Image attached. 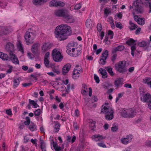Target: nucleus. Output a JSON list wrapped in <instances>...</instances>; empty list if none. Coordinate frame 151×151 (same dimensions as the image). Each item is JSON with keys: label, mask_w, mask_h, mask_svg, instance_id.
Wrapping results in <instances>:
<instances>
[{"label": "nucleus", "mask_w": 151, "mask_h": 151, "mask_svg": "<svg viewBox=\"0 0 151 151\" xmlns=\"http://www.w3.org/2000/svg\"><path fill=\"white\" fill-rule=\"evenodd\" d=\"M44 63L46 67L48 68L50 67L48 59H44Z\"/></svg>", "instance_id": "42"}, {"label": "nucleus", "mask_w": 151, "mask_h": 151, "mask_svg": "<svg viewBox=\"0 0 151 151\" xmlns=\"http://www.w3.org/2000/svg\"><path fill=\"white\" fill-rule=\"evenodd\" d=\"M140 99L143 102H148V108L151 110V94L144 91L143 89L139 91Z\"/></svg>", "instance_id": "3"}, {"label": "nucleus", "mask_w": 151, "mask_h": 151, "mask_svg": "<svg viewBox=\"0 0 151 151\" xmlns=\"http://www.w3.org/2000/svg\"><path fill=\"white\" fill-rule=\"evenodd\" d=\"M32 84V83H23L22 85L23 87H26L27 86H29L31 85Z\"/></svg>", "instance_id": "63"}, {"label": "nucleus", "mask_w": 151, "mask_h": 151, "mask_svg": "<svg viewBox=\"0 0 151 151\" xmlns=\"http://www.w3.org/2000/svg\"><path fill=\"white\" fill-rule=\"evenodd\" d=\"M63 19L67 23H73L75 21V18L72 15L69 13L68 11Z\"/></svg>", "instance_id": "15"}, {"label": "nucleus", "mask_w": 151, "mask_h": 151, "mask_svg": "<svg viewBox=\"0 0 151 151\" xmlns=\"http://www.w3.org/2000/svg\"><path fill=\"white\" fill-rule=\"evenodd\" d=\"M40 147L41 148L43 147H46L45 143L42 140H40Z\"/></svg>", "instance_id": "50"}, {"label": "nucleus", "mask_w": 151, "mask_h": 151, "mask_svg": "<svg viewBox=\"0 0 151 151\" xmlns=\"http://www.w3.org/2000/svg\"><path fill=\"white\" fill-rule=\"evenodd\" d=\"M136 41L133 39L130 38L126 42V43L129 45L133 46L136 45Z\"/></svg>", "instance_id": "32"}, {"label": "nucleus", "mask_w": 151, "mask_h": 151, "mask_svg": "<svg viewBox=\"0 0 151 151\" xmlns=\"http://www.w3.org/2000/svg\"><path fill=\"white\" fill-rule=\"evenodd\" d=\"M111 13V11H110L107 8H105L104 10V14L105 15V17H107L109 14Z\"/></svg>", "instance_id": "40"}, {"label": "nucleus", "mask_w": 151, "mask_h": 151, "mask_svg": "<svg viewBox=\"0 0 151 151\" xmlns=\"http://www.w3.org/2000/svg\"><path fill=\"white\" fill-rule=\"evenodd\" d=\"M26 121L24 122V124L28 126L31 123L30 119L28 116H27L25 118Z\"/></svg>", "instance_id": "38"}, {"label": "nucleus", "mask_w": 151, "mask_h": 151, "mask_svg": "<svg viewBox=\"0 0 151 151\" xmlns=\"http://www.w3.org/2000/svg\"><path fill=\"white\" fill-rule=\"evenodd\" d=\"M81 67L79 65H77L73 72L72 77L74 79H76L79 76V74L82 72Z\"/></svg>", "instance_id": "11"}, {"label": "nucleus", "mask_w": 151, "mask_h": 151, "mask_svg": "<svg viewBox=\"0 0 151 151\" xmlns=\"http://www.w3.org/2000/svg\"><path fill=\"white\" fill-rule=\"evenodd\" d=\"M149 43L148 42L143 41L138 43V45L141 47H144L146 46L149 45Z\"/></svg>", "instance_id": "34"}, {"label": "nucleus", "mask_w": 151, "mask_h": 151, "mask_svg": "<svg viewBox=\"0 0 151 151\" xmlns=\"http://www.w3.org/2000/svg\"><path fill=\"white\" fill-rule=\"evenodd\" d=\"M79 115V111L78 109H76L75 110V116L78 117Z\"/></svg>", "instance_id": "64"}, {"label": "nucleus", "mask_w": 151, "mask_h": 151, "mask_svg": "<svg viewBox=\"0 0 151 151\" xmlns=\"http://www.w3.org/2000/svg\"><path fill=\"white\" fill-rule=\"evenodd\" d=\"M60 124L58 122H56L55 123L54 127V132L55 133H57L60 130Z\"/></svg>", "instance_id": "31"}, {"label": "nucleus", "mask_w": 151, "mask_h": 151, "mask_svg": "<svg viewBox=\"0 0 151 151\" xmlns=\"http://www.w3.org/2000/svg\"><path fill=\"white\" fill-rule=\"evenodd\" d=\"M13 88H15L17 87L19 85L20 81L19 79V78H14L13 80Z\"/></svg>", "instance_id": "29"}, {"label": "nucleus", "mask_w": 151, "mask_h": 151, "mask_svg": "<svg viewBox=\"0 0 151 151\" xmlns=\"http://www.w3.org/2000/svg\"><path fill=\"white\" fill-rule=\"evenodd\" d=\"M82 5L80 3L77 4L74 7V9L76 10L79 9L81 7Z\"/></svg>", "instance_id": "48"}, {"label": "nucleus", "mask_w": 151, "mask_h": 151, "mask_svg": "<svg viewBox=\"0 0 151 151\" xmlns=\"http://www.w3.org/2000/svg\"><path fill=\"white\" fill-rule=\"evenodd\" d=\"M94 78L97 83H99L100 82L99 78V77L97 76L96 75H94Z\"/></svg>", "instance_id": "51"}, {"label": "nucleus", "mask_w": 151, "mask_h": 151, "mask_svg": "<svg viewBox=\"0 0 151 151\" xmlns=\"http://www.w3.org/2000/svg\"><path fill=\"white\" fill-rule=\"evenodd\" d=\"M129 24L130 26L129 28L131 31L135 29L137 27V25L133 23L131 21H129Z\"/></svg>", "instance_id": "30"}, {"label": "nucleus", "mask_w": 151, "mask_h": 151, "mask_svg": "<svg viewBox=\"0 0 151 151\" xmlns=\"http://www.w3.org/2000/svg\"><path fill=\"white\" fill-rule=\"evenodd\" d=\"M39 46L40 44L39 43H35L32 45L31 50L34 54H36L37 52Z\"/></svg>", "instance_id": "21"}, {"label": "nucleus", "mask_w": 151, "mask_h": 151, "mask_svg": "<svg viewBox=\"0 0 151 151\" xmlns=\"http://www.w3.org/2000/svg\"><path fill=\"white\" fill-rule=\"evenodd\" d=\"M8 29L6 27H1L0 28V35H6L9 33Z\"/></svg>", "instance_id": "25"}, {"label": "nucleus", "mask_w": 151, "mask_h": 151, "mask_svg": "<svg viewBox=\"0 0 151 151\" xmlns=\"http://www.w3.org/2000/svg\"><path fill=\"white\" fill-rule=\"evenodd\" d=\"M116 27L120 29H121L122 28V25L121 23L120 22H118L115 23Z\"/></svg>", "instance_id": "46"}, {"label": "nucleus", "mask_w": 151, "mask_h": 151, "mask_svg": "<svg viewBox=\"0 0 151 151\" xmlns=\"http://www.w3.org/2000/svg\"><path fill=\"white\" fill-rule=\"evenodd\" d=\"M142 3L141 0H137L135 2L136 6L134 9L137 14H142L144 10L143 7L141 6Z\"/></svg>", "instance_id": "10"}, {"label": "nucleus", "mask_w": 151, "mask_h": 151, "mask_svg": "<svg viewBox=\"0 0 151 151\" xmlns=\"http://www.w3.org/2000/svg\"><path fill=\"white\" fill-rule=\"evenodd\" d=\"M134 20L137 22L138 24L143 25L145 24V19L144 18H140L137 15H134Z\"/></svg>", "instance_id": "17"}, {"label": "nucleus", "mask_w": 151, "mask_h": 151, "mask_svg": "<svg viewBox=\"0 0 151 151\" xmlns=\"http://www.w3.org/2000/svg\"><path fill=\"white\" fill-rule=\"evenodd\" d=\"M124 49V46L122 45H120L115 47L112 50L113 53H115L117 51H120L123 50Z\"/></svg>", "instance_id": "24"}, {"label": "nucleus", "mask_w": 151, "mask_h": 151, "mask_svg": "<svg viewBox=\"0 0 151 151\" xmlns=\"http://www.w3.org/2000/svg\"><path fill=\"white\" fill-rule=\"evenodd\" d=\"M96 123L95 121H93L89 125V126L92 130H93L95 128V124Z\"/></svg>", "instance_id": "43"}, {"label": "nucleus", "mask_w": 151, "mask_h": 151, "mask_svg": "<svg viewBox=\"0 0 151 151\" xmlns=\"http://www.w3.org/2000/svg\"><path fill=\"white\" fill-rule=\"evenodd\" d=\"M13 67L12 66H10L9 67V68L8 69L6 70V73H10L12 70Z\"/></svg>", "instance_id": "57"}, {"label": "nucleus", "mask_w": 151, "mask_h": 151, "mask_svg": "<svg viewBox=\"0 0 151 151\" xmlns=\"http://www.w3.org/2000/svg\"><path fill=\"white\" fill-rule=\"evenodd\" d=\"M135 45H134L133 46H132L131 47V54L133 56H134V52L136 50V47H135Z\"/></svg>", "instance_id": "45"}, {"label": "nucleus", "mask_w": 151, "mask_h": 151, "mask_svg": "<svg viewBox=\"0 0 151 151\" xmlns=\"http://www.w3.org/2000/svg\"><path fill=\"white\" fill-rule=\"evenodd\" d=\"M57 2L58 1L52 0L49 3V6H58Z\"/></svg>", "instance_id": "35"}, {"label": "nucleus", "mask_w": 151, "mask_h": 151, "mask_svg": "<svg viewBox=\"0 0 151 151\" xmlns=\"http://www.w3.org/2000/svg\"><path fill=\"white\" fill-rule=\"evenodd\" d=\"M92 24V22L91 19H88L86 21V25L88 28H90Z\"/></svg>", "instance_id": "37"}, {"label": "nucleus", "mask_w": 151, "mask_h": 151, "mask_svg": "<svg viewBox=\"0 0 151 151\" xmlns=\"http://www.w3.org/2000/svg\"><path fill=\"white\" fill-rule=\"evenodd\" d=\"M47 0H33L32 2L35 5H41L47 1Z\"/></svg>", "instance_id": "23"}, {"label": "nucleus", "mask_w": 151, "mask_h": 151, "mask_svg": "<svg viewBox=\"0 0 151 151\" xmlns=\"http://www.w3.org/2000/svg\"><path fill=\"white\" fill-rule=\"evenodd\" d=\"M50 52H47L45 53L44 59H48V58L49 57Z\"/></svg>", "instance_id": "62"}, {"label": "nucleus", "mask_w": 151, "mask_h": 151, "mask_svg": "<svg viewBox=\"0 0 151 151\" xmlns=\"http://www.w3.org/2000/svg\"><path fill=\"white\" fill-rule=\"evenodd\" d=\"M126 63L123 61L119 62L118 64H115V66L116 69L120 73H123L127 71V69L125 67Z\"/></svg>", "instance_id": "5"}, {"label": "nucleus", "mask_w": 151, "mask_h": 151, "mask_svg": "<svg viewBox=\"0 0 151 151\" xmlns=\"http://www.w3.org/2000/svg\"><path fill=\"white\" fill-rule=\"evenodd\" d=\"M145 145L147 146L151 147V141H146L145 142Z\"/></svg>", "instance_id": "61"}, {"label": "nucleus", "mask_w": 151, "mask_h": 151, "mask_svg": "<svg viewBox=\"0 0 151 151\" xmlns=\"http://www.w3.org/2000/svg\"><path fill=\"white\" fill-rule=\"evenodd\" d=\"M92 139L96 141H101L105 139L106 137L102 135H100L99 134H95L92 136Z\"/></svg>", "instance_id": "19"}, {"label": "nucleus", "mask_w": 151, "mask_h": 151, "mask_svg": "<svg viewBox=\"0 0 151 151\" xmlns=\"http://www.w3.org/2000/svg\"><path fill=\"white\" fill-rule=\"evenodd\" d=\"M29 103L34 106V108H36L37 107L39 106L38 105H37V104L34 101L32 100L31 99H29Z\"/></svg>", "instance_id": "39"}, {"label": "nucleus", "mask_w": 151, "mask_h": 151, "mask_svg": "<svg viewBox=\"0 0 151 151\" xmlns=\"http://www.w3.org/2000/svg\"><path fill=\"white\" fill-rule=\"evenodd\" d=\"M71 65L68 63L65 65L62 69V72L63 75H65L68 73L70 68Z\"/></svg>", "instance_id": "18"}, {"label": "nucleus", "mask_w": 151, "mask_h": 151, "mask_svg": "<svg viewBox=\"0 0 151 151\" xmlns=\"http://www.w3.org/2000/svg\"><path fill=\"white\" fill-rule=\"evenodd\" d=\"M29 138L27 136H26L24 137V143H26L29 142Z\"/></svg>", "instance_id": "58"}, {"label": "nucleus", "mask_w": 151, "mask_h": 151, "mask_svg": "<svg viewBox=\"0 0 151 151\" xmlns=\"http://www.w3.org/2000/svg\"><path fill=\"white\" fill-rule=\"evenodd\" d=\"M102 29V27L100 23H99L97 24V30L99 32H100Z\"/></svg>", "instance_id": "53"}, {"label": "nucleus", "mask_w": 151, "mask_h": 151, "mask_svg": "<svg viewBox=\"0 0 151 151\" xmlns=\"http://www.w3.org/2000/svg\"><path fill=\"white\" fill-rule=\"evenodd\" d=\"M35 36V34L31 32V29H30L27 31L24 36V38L27 45L33 43V40Z\"/></svg>", "instance_id": "4"}, {"label": "nucleus", "mask_w": 151, "mask_h": 151, "mask_svg": "<svg viewBox=\"0 0 151 151\" xmlns=\"http://www.w3.org/2000/svg\"><path fill=\"white\" fill-rule=\"evenodd\" d=\"M57 4H58V6H60L63 7L65 6V4L63 2L61 1H58Z\"/></svg>", "instance_id": "55"}, {"label": "nucleus", "mask_w": 151, "mask_h": 151, "mask_svg": "<svg viewBox=\"0 0 151 151\" xmlns=\"http://www.w3.org/2000/svg\"><path fill=\"white\" fill-rule=\"evenodd\" d=\"M109 51L107 50L103 51L100 57V63L102 65H105L106 63V60L108 57Z\"/></svg>", "instance_id": "9"}, {"label": "nucleus", "mask_w": 151, "mask_h": 151, "mask_svg": "<svg viewBox=\"0 0 151 151\" xmlns=\"http://www.w3.org/2000/svg\"><path fill=\"white\" fill-rule=\"evenodd\" d=\"M105 68L107 71L110 76H113L114 75V74L112 70L113 68L111 66L105 67Z\"/></svg>", "instance_id": "33"}, {"label": "nucleus", "mask_w": 151, "mask_h": 151, "mask_svg": "<svg viewBox=\"0 0 151 151\" xmlns=\"http://www.w3.org/2000/svg\"><path fill=\"white\" fill-rule=\"evenodd\" d=\"M17 47L19 49V50L22 52L23 53H24V50L22 45L20 42H19V43L17 45Z\"/></svg>", "instance_id": "41"}, {"label": "nucleus", "mask_w": 151, "mask_h": 151, "mask_svg": "<svg viewBox=\"0 0 151 151\" xmlns=\"http://www.w3.org/2000/svg\"><path fill=\"white\" fill-rule=\"evenodd\" d=\"M144 3L147 6L150 5H151V1L150 0H145Z\"/></svg>", "instance_id": "54"}, {"label": "nucleus", "mask_w": 151, "mask_h": 151, "mask_svg": "<svg viewBox=\"0 0 151 151\" xmlns=\"http://www.w3.org/2000/svg\"><path fill=\"white\" fill-rule=\"evenodd\" d=\"M9 55L10 56V60L12 62L15 64H19V62L16 55L13 53Z\"/></svg>", "instance_id": "20"}, {"label": "nucleus", "mask_w": 151, "mask_h": 151, "mask_svg": "<svg viewBox=\"0 0 151 151\" xmlns=\"http://www.w3.org/2000/svg\"><path fill=\"white\" fill-rule=\"evenodd\" d=\"M122 116L124 118L133 117L134 115V111L132 109H123L121 112Z\"/></svg>", "instance_id": "7"}, {"label": "nucleus", "mask_w": 151, "mask_h": 151, "mask_svg": "<svg viewBox=\"0 0 151 151\" xmlns=\"http://www.w3.org/2000/svg\"><path fill=\"white\" fill-rule=\"evenodd\" d=\"M133 138L132 134L127 135L126 137H122L121 139L122 143L124 145H127L128 143L131 142Z\"/></svg>", "instance_id": "14"}, {"label": "nucleus", "mask_w": 151, "mask_h": 151, "mask_svg": "<svg viewBox=\"0 0 151 151\" xmlns=\"http://www.w3.org/2000/svg\"><path fill=\"white\" fill-rule=\"evenodd\" d=\"M27 127L31 131L33 132L37 130V126L35 124L31 122Z\"/></svg>", "instance_id": "28"}, {"label": "nucleus", "mask_w": 151, "mask_h": 151, "mask_svg": "<svg viewBox=\"0 0 151 151\" xmlns=\"http://www.w3.org/2000/svg\"><path fill=\"white\" fill-rule=\"evenodd\" d=\"M6 50L9 52V54L13 53L14 51L13 44L10 42H8L6 45Z\"/></svg>", "instance_id": "16"}, {"label": "nucleus", "mask_w": 151, "mask_h": 151, "mask_svg": "<svg viewBox=\"0 0 151 151\" xmlns=\"http://www.w3.org/2000/svg\"><path fill=\"white\" fill-rule=\"evenodd\" d=\"M68 11L65 9H62L55 10L54 12L55 15L57 17H62L63 18Z\"/></svg>", "instance_id": "12"}, {"label": "nucleus", "mask_w": 151, "mask_h": 151, "mask_svg": "<svg viewBox=\"0 0 151 151\" xmlns=\"http://www.w3.org/2000/svg\"><path fill=\"white\" fill-rule=\"evenodd\" d=\"M6 113L9 115H11L12 114V112L11 109H7L6 111Z\"/></svg>", "instance_id": "59"}, {"label": "nucleus", "mask_w": 151, "mask_h": 151, "mask_svg": "<svg viewBox=\"0 0 151 151\" xmlns=\"http://www.w3.org/2000/svg\"><path fill=\"white\" fill-rule=\"evenodd\" d=\"M52 45L53 44L49 42L43 43L41 46L42 52H47L52 47Z\"/></svg>", "instance_id": "13"}, {"label": "nucleus", "mask_w": 151, "mask_h": 151, "mask_svg": "<svg viewBox=\"0 0 151 151\" xmlns=\"http://www.w3.org/2000/svg\"><path fill=\"white\" fill-rule=\"evenodd\" d=\"M108 36H109L110 39H112L114 36L113 32L111 30H109L108 32Z\"/></svg>", "instance_id": "47"}, {"label": "nucleus", "mask_w": 151, "mask_h": 151, "mask_svg": "<svg viewBox=\"0 0 151 151\" xmlns=\"http://www.w3.org/2000/svg\"><path fill=\"white\" fill-rule=\"evenodd\" d=\"M151 82V78L149 77H146L143 79V82L144 83L147 84L148 85Z\"/></svg>", "instance_id": "36"}, {"label": "nucleus", "mask_w": 151, "mask_h": 151, "mask_svg": "<svg viewBox=\"0 0 151 151\" xmlns=\"http://www.w3.org/2000/svg\"><path fill=\"white\" fill-rule=\"evenodd\" d=\"M101 112L105 114V119L107 120H110L114 117V112L108 103H105L102 105Z\"/></svg>", "instance_id": "2"}, {"label": "nucleus", "mask_w": 151, "mask_h": 151, "mask_svg": "<svg viewBox=\"0 0 151 151\" xmlns=\"http://www.w3.org/2000/svg\"><path fill=\"white\" fill-rule=\"evenodd\" d=\"M41 110L40 109H38L34 111V114L37 116H39L40 114Z\"/></svg>", "instance_id": "49"}, {"label": "nucleus", "mask_w": 151, "mask_h": 151, "mask_svg": "<svg viewBox=\"0 0 151 151\" xmlns=\"http://www.w3.org/2000/svg\"><path fill=\"white\" fill-rule=\"evenodd\" d=\"M41 82L45 85H47L48 83V82L47 80H45L43 79L41 80Z\"/></svg>", "instance_id": "60"}, {"label": "nucleus", "mask_w": 151, "mask_h": 151, "mask_svg": "<svg viewBox=\"0 0 151 151\" xmlns=\"http://www.w3.org/2000/svg\"><path fill=\"white\" fill-rule=\"evenodd\" d=\"M67 52L70 56L75 57L78 56L81 53V50H78L77 48L75 49L73 47H70V48L68 49Z\"/></svg>", "instance_id": "8"}, {"label": "nucleus", "mask_w": 151, "mask_h": 151, "mask_svg": "<svg viewBox=\"0 0 151 151\" xmlns=\"http://www.w3.org/2000/svg\"><path fill=\"white\" fill-rule=\"evenodd\" d=\"M0 58L4 60H10V58L7 54L1 52H0Z\"/></svg>", "instance_id": "27"}, {"label": "nucleus", "mask_w": 151, "mask_h": 151, "mask_svg": "<svg viewBox=\"0 0 151 151\" xmlns=\"http://www.w3.org/2000/svg\"><path fill=\"white\" fill-rule=\"evenodd\" d=\"M40 75L38 74H31V76L35 80V81H36L37 80V77L39 76H40Z\"/></svg>", "instance_id": "52"}, {"label": "nucleus", "mask_w": 151, "mask_h": 151, "mask_svg": "<svg viewBox=\"0 0 151 151\" xmlns=\"http://www.w3.org/2000/svg\"><path fill=\"white\" fill-rule=\"evenodd\" d=\"M123 80L122 78H116L114 82V85L117 88L121 87L123 84Z\"/></svg>", "instance_id": "22"}, {"label": "nucleus", "mask_w": 151, "mask_h": 151, "mask_svg": "<svg viewBox=\"0 0 151 151\" xmlns=\"http://www.w3.org/2000/svg\"><path fill=\"white\" fill-rule=\"evenodd\" d=\"M52 55L54 60L56 62L61 61L63 58L60 52L56 49L52 50Z\"/></svg>", "instance_id": "6"}, {"label": "nucleus", "mask_w": 151, "mask_h": 151, "mask_svg": "<svg viewBox=\"0 0 151 151\" xmlns=\"http://www.w3.org/2000/svg\"><path fill=\"white\" fill-rule=\"evenodd\" d=\"M71 33L70 27L66 24H61L57 26L54 32L55 37L60 41L67 39Z\"/></svg>", "instance_id": "1"}, {"label": "nucleus", "mask_w": 151, "mask_h": 151, "mask_svg": "<svg viewBox=\"0 0 151 151\" xmlns=\"http://www.w3.org/2000/svg\"><path fill=\"white\" fill-rule=\"evenodd\" d=\"M99 72L102 75L103 78H105L107 77V74L106 70L103 68H100L99 70Z\"/></svg>", "instance_id": "26"}, {"label": "nucleus", "mask_w": 151, "mask_h": 151, "mask_svg": "<svg viewBox=\"0 0 151 151\" xmlns=\"http://www.w3.org/2000/svg\"><path fill=\"white\" fill-rule=\"evenodd\" d=\"M97 145L101 147H106V145L104 144L103 142H100V143H97Z\"/></svg>", "instance_id": "56"}, {"label": "nucleus", "mask_w": 151, "mask_h": 151, "mask_svg": "<svg viewBox=\"0 0 151 151\" xmlns=\"http://www.w3.org/2000/svg\"><path fill=\"white\" fill-rule=\"evenodd\" d=\"M118 126H116L114 124L113 126L111 128V130L112 132H116L118 130Z\"/></svg>", "instance_id": "44"}]
</instances>
